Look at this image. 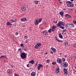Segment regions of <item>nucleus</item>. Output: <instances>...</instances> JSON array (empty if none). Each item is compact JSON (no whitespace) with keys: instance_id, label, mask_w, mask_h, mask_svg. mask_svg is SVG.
Segmentation results:
<instances>
[{"instance_id":"obj_58","label":"nucleus","mask_w":76,"mask_h":76,"mask_svg":"<svg viewBox=\"0 0 76 76\" xmlns=\"http://www.w3.org/2000/svg\"><path fill=\"white\" fill-rule=\"evenodd\" d=\"M45 54H47V53H45Z\"/></svg>"},{"instance_id":"obj_35","label":"nucleus","mask_w":76,"mask_h":76,"mask_svg":"<svg viewBox=\"0 0 76 76\" xmlns=\"http://www.w3.org/2000/svg\"><path fill=\"white\" fill-rule=\"evenodd\" d=\"M73 47H74L76 48V43L74 44L73 45Z\"/></svg>"},{"instance_id":"obj_47","label":"nucleus","mask_w":76,"mask_h":76,"mask_svg":"<svg viewBox=\"0 0 76 76\" xmlns=\"http://www.w3.org/2000/svg\"><path fill=\"white\" fill-rule=\"evenodd\" d=\"M25 42L26 43H27V42H28V40H26L25 41Z\"/></svg>"},{"instance_id":"obj_13","label":"nucleus","mask_w":76,"mask_h":76,"mask_svg":"<svg viewBox=\"0 0 76 76\" xmlns=\"http://www.w3.org/2000/svg\"><path fill=\"white\" fill-rule=\"evenodd\" d=\"M7 26H10V25H12V24L10 23V22L8 21L6 23Z\"/></svg>"},{"instance_id":"obj_7","label":"nucleus","mask_w":76,"mask_h":76,"mask_svg":"<svg viewBox=\"0 0 76 76\" xmlns=\"http://www.w3.org/2000/svg\"><path fill=\"white\" fill-rule=\"evenodd\" d=\"M72 3L70 1H67L66 4L68 7H70V4H72Z\"/></svg>"},{"instance_id":"obj_34","label":"nucleus","mask_w":76,"mask_h":76,"mask_svg":"<svg viewBox=\"0 0 76 76\" xmlns=\"http://www.w3.org/2000/svg\"><path fill=\"white\" fill-rule=\"evenodd\" d=\"M46 62L47 63H48L50 62V60L49 59H48L47 60H46Z\"/></svg>"},{"instance_id":"obj_32","label":"nucleus","mask_w":76,"mask_h":76,"mask_svg":"<svg viewBox=\"0 0 76 76\" xmlns=\"http://www.w3.org/2000/svg\"><path fill=\"white\" fill-rule=\"evenodd\" d=\"M70 5V7H73L74 6L73 4H71Z\"/></svg>"},{"instance_id":"obj_28","label":"nucleus","mask_w":76,"mask_h":76,"mask_svg":"<svg viewBox=\"0 0 76 76\" xmlns=\"http://www.w3.org/2000/svg\"><path fill=\"white\" fill-rule=\"evenodd\" d=\"M42 18H40L39 19V20H38V21H39V23L41 22V21H42Z\"/></svg>"},{"instance_id":"obj_46","label":"nucleus","mask_w":76,"mask_h":76,"mask_svg":"<svg viewBox=\"0 0 76 76\" xmlns=\"http://www.w3.org/2000/svg\"><path fill=\"white\" fill-rule=\"evenodd\" d=\"M16 35H18V32H16L15 33Z\"/></svg>"},{"instance_id":"obj_53","label":"nucleus","mask_w":76,"mask_h":76,"mask_svg":"<svg viewBox=\"0 0 76 76\" xmlns=\"http://www.w3.org/2000/svg\"><path fill=\"white\" fill-rule=\"evenodd\" d=\"M44 23L45 25H47V23L45 22Z\"/></svg>"},{"instance_id":"obj_43","label":"nucleus","mask_w":76,"mask_h":76,"mask_svg":"<svg viewBox=\"0 0 76 76\" xmlns=\"http://www.w3.org/2000/svg\"><path fill=\"white\" fill-rule=\"evenodd\" d=\"M66 29L63 30L64 32H66Z\"/></svg>"},{"instance_id":"obj_1","label":"nucleus","mask_w":76,"mask_h":76,"mask_svg":"<svg viewBox=\"0 0 76 76\" xmlns=\"http://www.w3.org/2000/svg\"><path fill=\"white\" fill-rule=\"evenodd\" d=\"M42 45L41 43V42H38L37 43V44L35 45V46H34V48L36 49H39V47L41 45Z\"/></svg>"},{"instance_id":"obj_11","label":"nucleus","mask_w":76,"mask_h":76,"mask_svg":"<svg viewBox=\"0 0 76 76\" xmlns=\"http://www.w3.org/2000/svg\"><path fill=\"white\" fill-rule=\"evenodd\" d=\"M47 33H48V31H47L46 30H45L44 31H43L42 34H43V35H46Z\"/></svg>"},{"instance_id":"obj_50","label":"nucleus","mask_w":76,"mask_h":76,"mask_svg":"<svg viewBox=\"0 0 76 76\" xmlns=\"http://www.w3.org/2000/svg\"><path fill=\"white\" fill-rule=\"evenodd\" d=\"M41 29H44V28L43 27H42L41 28Z\"/></svg>"},{"instance_id":"obj_36","label":"nucleus","mask_w":76,"mask_h":76,"mask_svg":"<svg viewBox=\"0 0 76 76\" xmlns=\"http://www.w3.org/2000/svg\"><path fill=\"white\" fill-rule=\"evenodd\" d=\"M14 76H19V75H18L17 74H14Z\"/></svg>"},{"instance_id":"obj_60","label":"nucleus","mask_w":76,"mask_h":76,"mask_svg":"<svg viewBox=\"0 0 76 76\" xmlns=\"http://www.w3.org/2000/svg\"><path fill=\"white\" fill-rule=\"evenodd\" d=\"M72 10V9H71V10Z\"/></svg>"},{"instance_id":"obj_56","label":"nucleus","mask_w":76,"mask_h":76,"mask_svg":"<svg viewBox=\"0 0 76 76\" xmlns=\"http://www.w3.org/2000/svg\"><path fill=\"white\" fill-rule=\"evenodd\" d=\"M26 37H27V36H24V38H26Z\"/></svg>"},{"instance_id":"obj_14","label":"nucleus","mask_w":76,"mask_h":76,"mask_svg":"<svg viewBox=\"0 0 76 76\" xmlns=\"http://www.w3.org/2000/svg\"><path fill=\"white\" fill-rule=\"evenodd\" d=\"M23 50H24V51H25L28 50V48L25 46H24L23 47Z\"/></svg>"},{"instance_id":"obj_20","label":"nucleus","mask_w":76,"mask_h":76,"mask_svg":"<svg viewBox=\"0 0 76 76\" xmlns=\"http://www.w3.org/2000/svg\"><path fill=\"white\" fill-rule=\"evenodd\" d=\"M65 16L67 17V18H70V17H71V15L68 14H66Z\"/></svg>"},{"instance_id":"obj_37","label":"nucleus","mask_w":76,"mask_h":76,"mask_svg":"<svg viewBox=\"0 0 76 76\" xmlns=\"http://www.w3.org/2000/svg\"><path fill=\"white\" fill-rule=\"evenodd\" d=\"M40 68H41L40 67H39V66H38L37 69L39 70V69H40Z\"/></svg>"},{"instance_id":"obj_15","label":"nucleus","mask_w":76,"mask_h":76,"mask_svg":"<svg viewBox=\"0 0 76 76\" xmlns=\"http://www.w3.org/2000/svg\"><path fill=\"white\" fill-rule=\"evenodd\" d=\"M64 72L65 73H66V74H67V72H68L67 71V69L66 68H65L64 69Z\"/></svg>"},{"instance_id":"obj_27","label":"nucleus","mask_w":76,"mask_h":76,"mask_svg":"<svg viewBox=\"0 0 76 76\" xmlns=\"http://www.w3.org/2000/svg\"><path fill=\"white\" fill-rule=\"evenodd\" d=\"M52 31V29H51V28H50L48 30V32L49 33H51V31Z\"/></svg>"},{"instance_id":"obj_61","label":"nucleus","mask_w":76,"mask_h":76,"mask_svg":"<svg viewBox=\"0 0 76 76\" xmlns=\"http://www.w3.org/2000/svg\"><path fill=\"white\" fill-rule=\"evenodd\" d=\"M59 1H61V0H58Z\"/></svg>"},{"instance_id":"obj_49","label":"nucleus","mask_w":76,"mask_h":76,"mask_svg":"<svg viewBox=\"0 0 76 76\" xmlns=\"http://www.w3.org/2000/svg\"><path fill=\"white\" fill-rule=\"evenodd\" d=\"M55 23H57V21H55Z\"/></svg>"},{"instance_id":"obj_54","label":"nucleus","mask_w":76,"mask_h":76,"mask_svg":"<svg viewBox=\"0 0 76 76\" xmlns=\"http://www.w3.org/2000/svg\"><path fill=\"white\" fill-rule=\"evenodd\" d=\"M62 2L61 1H59V3H60V4H61Z\"/></svg>"},{"instance_id":"obj_12","label":"nucleus","mask_w":76,"mask_h":76,"mask_svg":"<svg viewBox=\"0 0 76 76\" xmlns=\"http://www.w3.org/2000/svg\"><path fill=\"white\" fill-rule=\"evenodd\" d=\"M57 61L59 63H61V59L59 58L57 59Z\"/></svg>"},{"instance_id":"obj_24","label":"nucleus","mask_w":76,"mask_h":76,"mask_svg":"<svg viewBox=\"0 0 76 76\" xmlns=\"http://www.w3.org/2000/svg\"><path fill=\"white\" fill-rule=\"evenodd\" d=\"M7 72L8 73V74H11V73H12V71H11V70L8 69L7 71Z\"/></svg>"},{"instance_id":"obj_3","label":"nucleus","mask_w":76,"mask_h":76,"mask_svg":"<svg viewBox=\"0 0 76 76\" xmlns=\"http://www.w3.org/2000/svg\"><path fill=\"white\" fill-rule=\"evenodd\" d=\"M56 26H64V22H63L62 21H60L59 22L58 24L56 25Z\"/></svg>"},{"instance_id":"obj_18","label":"nucleus","mask_w":76,"mask_h":76,"mask_svg":"<svg viewBox=\"0 0 76 76\" xmlns=\"http://www.w3.org/2000/svg\"><path fill=\"white\" fill-rule=\"evenodd\" d=\"M56 72L57 73H59V72H60V71L59 70V68L58 67H57L56 68Z\"/></svg>"},{"instance_id":"obj_62","label":"nucleus","mask_w":76,"mask_h":76,"mask_svg":"<svg viewBox=\"0 0 76 76\" xmlns=\"http://www.w3.org/2000/svg\"><path fill=\"white\" fill-rule=\"evenodd\" d=\"M75 69H76V66L75 67Z\"/></svg>"},{"instance_id":"obj_21","label":"nucleus","mask_w":76,"mask_h":76,"mask_svg":"<svg viewBox=\"0 0 76 76\" xmlns=\"http://www.w3.org/2000/svg\"><path fill=\"white\" fill-rule=\"evenodd\" d=\"M52 50H53V52H54V53H56V49L55 48H53Z\"/></svg>"},{"instance_id":"obj_5","label":"nucleus","mask_w":76,"mask_h":76,"mask_svg":"<svg viewBox=\"0 0 76 76\" xmlns=\"http://www.w3.org/2000/svg\"><path fill=\"white\" fill-rule=\"evenodd\" d=\"M66 26L68 27H69V28H73L75 27V25L73 24H66Z\"/></svg>"},{"instance_id":"obj_22","label":"nucleus","mask_w":76,"mask_h":76,"mask_svg":"<svg viewBox=\"0 0 76 76\" xmlns=\"http://www.w3.org/2000/svg\"><path fill=\"white\" fill-rule=\"evenodd\" d=\"M29 63H31L32 64H34V60H32L31 61H29Z\"/></svg>"},{"instance_id":"obj_9","label":"nucleus","mask_w":76,"mask_h":76,"mask_svg":"<svg viewBox=\"0 0 76 76\" xmlns=\"http://www.w3.org/2000/svg\"><path fill=\"white\" fill-rule=\"evenodd\" d=\"M39 23V21H38V19H37L34 22L35 25H37Z\"/></svg>"},{"instance_id":"obj_44","label":"nucleus","mask_w":76,"mask_h":76,"mask_svg":"<svg viewBox=\"0 0 76 76\" xmlns=\"http://www.w3.org/2000/svg\"><path fill=\"white\" fill-rule=\"evenodd\" d=\"M27 67H29V64H28L27 65Z\"/></svg>"},{"instance_id":"obj_42","label":"nucleus","mask_w":76,"mask_h":76,"mask_svg":"<svg viewBox=\"0 0 76 76\" xmlns=\"http://www.w3.org/2000/svg\"><path fill=\"white\" fill-rule=\"evenodd\" d=\"M50 53L51 54H53V52L51 50L50 51Z\"/></svg>"},{"instance_id":"obj_19","label":"nucleus","mask_w":76,"mask_h":76,"mask_svg":"<svg viewBox=\"0 0 76 76\" xmlns=\"http://www.w3.org/2000/svg\"><path fill=\"white\" fill-rule=\"evenodd\" d=\"M59 14H60L61 16H63V15H64V12L63 11H61L60 12Z\"/></svg>"},{"instance_id":"obj_45","label":"nucleus","mask_w":76,"mask_h":76,"mask_svg":"<svg viewBox=\"0 0 76 76\" xmlns=\"http://www.w3.org/2000/svg\"><path fill=\"white\" fill-rule=\"evenodd\" d=\"M52 32H54V29L52 28Z\"/></svg>"},{"instance_id":"obj_64","label":"nucleus","mask_w":76,"mask_h":76,"mask_svg":"<svg viewBox=\"0 0 76 76\" xmlns=\"http://www.w3.org/2000/svg\"><path fill=\"white\" fill-rule=\"evenodd\" d=\"M75 72H76V70H75Z\"/></svg>"},{"instance_id":"obj_48","label":"nucleus","mask_w":76,"mask_h":76,"mask_svg":"<svg viewBox=\"0 0 76 76\" xmlns=\"http://www.w3.org/2000/svg\"><path fill=\"white\" fill-rule=\"evenodd\" d=\"M5 58H6V59H7V57H6V56H5Z\"/></svg>"},{"instance_id":"obj_51","label":"nucleus","mask_w":76,"mask_h":76,"mask_svg":"<svg viewBox=\"0 0 76 76\" xmlns=\"http://www.w3.org/2000/svg\"><path fill=\"white\" fill-rule=\"evenodd\" d=\"M37 63H36L35 64V66H37Z\"/></svg>"},{"instance_id":"obj_38","label":"nucleus","mask_w":76,"mask_h":76,"mask_svg":"<svg viewBox=\"0 0 76 76\" xmlns=\"http://www.w3.org/2000/svg\"><path fill=\"white\" fill-rule=\"evenodd\" d=\"M73 22L74 24H76V21H73Z\"/></svg>"},{"instance_id":"obj_10","label":"nucleus","mask_w":76,"mask_h":76,"mask_svg":"<svg viewBox=\"0 0 76 76\" xmlns=\"http://www.w3.org/2000/svg\"><path fill=\"white\" fill-rule=\"evenodd\" d=\"M21 21H23L25 22V21H27V18H24L21 19Z\"/></svg>"},{"instance_id":"obj_25","label":"nucleus","mask_w":76,"mask_h":76,"mask_svg":"<svg viewBox=\"0 0 76 76\" xmlns=\"http://www.w3.org/2000/svg\"><path fill=\"white\" fill-rule=\"evenodd\" d=\"M64 45H65V46H67V45H68V42L67 41H66L64 42Z\"/></svg>"},{"instance_id":"obj_39","label":"nucleus","mask_w":76,"mask_h":76,"mask_svg":"<svg viewBox=\"0 0 76 76\" xmlns=\"http://www.w3.org/2000/svg\"><path fill=\"white\" fill-rule=\"evenodd\" d=\"M20 46H21V47H23V44L22 43L21 44H20Z\"/></svg>"},{"instance_id":"obj_31","label":"nucleus","mask_w":76,"mask_h":76,"mask_svg":"<svg viewBox=\"0 0 76 76\" xmlns=\"http://www.w3.org/2000/svg\"><path fill=\"white\" fill-rule=\"evenodd\" d=\"M55 28H56V26H55L52 27V29H55Z\"/></svg>"},{"instance_id":"obj_40","label":"nucleus","mask_w":76,"mask_h":76,"mask_svg":"<svg viewBox=\"0 0 76 76\" xmlns=\"http://www.w3.org/2000/svg\"><path fill=\"white\" fill-rule=\"evenodd\" d=\"M53 64V65H54L55 64H56V63L55 62H53V63H52Z\"/></svg>"},{"instance_id":"obj_4","label":"nucleus","mask_w":76,"mask_h":76,"mask_svg":"<svg viewBox=\"0 0 76 76\" xmlns=\"http://www.w3.org/2000/svg\"><path fill=\"white\" fill-rule=\"evenodd\" d=\"M62 66L63 67H66L68 66V63L67 62H64L63 63Z\"/></svg>"},{"instance_id":"obj_6","label":"nucleus","mask_w":76,"mask_h":76,"mask_svg":"<svg viewBox=\"0 0 76 76\" xmlns=\"http://www.w3.org/2000/svg\"><path fill=\"white\" fill-rule=\"evenodd\" d=\"M26 9V7H23L21 8V10L22 12H25V11H28V10Z\"/></svg>"},{"instance_id":"obj_16","label":"nucleus","mask_w":76,"mask_h":76,"mask_svg":"<svg viewBox=\"0 0 76 76\" xmlns=\"http://www.w3.org/2000/svg\"><path fill=\"white\" fill-rule=\"evenodd\" d=\"M36 75V73L35 72H32L31 73V76H35Z\"/></svg>"},{"instance_id":"obj_55","label":"nucleus","mask_w":76,"mask_h":76,"mask_svg":"<svg viewBox=\"0 0 76 76\" xmlns=\"http://www.w3.org/2000/svg\"><path fill=\"white\" fill-rule=\"evenodd\" d=\"M56 37V40H57L58 39L56 37Z\"/></svg>"},{"instance_id":"obj_41","label":"nucleus","mask_w":76,"mask_h":76,"mask_svg":"<svg viewBox=\"0 0 76 76\" xmlns=\"http://www.w3.org/2000/svg\"><path fill=\"white\" fill-rule=\"evenodd\" d=\"M56 40H57V41L58 42H60V40H58V39Z\"/></svg>"},{"instance_id":"obj_23","label":"nucleus","mask_w":76,"mask_h":76,"mask_svg":"<svg viewBox=\"0 0 76 76\" xmlns=\"http://www.w3.org/2000/svg\"><path fill=\"white\" fill-rule=\"evenodd\" d=\"M59 37L60 38H61V39H63V36L61 34H60L59 35Z\"/></svg>"},{"instance_id":"obj_17","label":"nucleus","mask_w":76,"mask_h":76,"mask_svg":"<svg viewBox=\"0 0 76 76\" xmlns=\"http://www.w3.org/2000/svg\"><path fill=\"white\" fill-rule=\"evenodd\" d=\"M57 27H58V28H61L62 29H64V27H63V26H57Z\"/></svg>"},{"instance_id":"obj_26","label":"nucleus","mask_w":76,"mask_h":76,"mask_svg":"<svg viewBox=\"0 0 76 76\" xmlns=\"http://www.w3.org/2000/svg\"><path fill=\"white\" fill-rule=\"evenodd\" d=\"M5 58V56L2 55L0 57V58Z\"/></svg>"},{"instance_id":"obj_52","label":"nucleus","mask_w":76,"mask_h":76,"mask_svg":"<svg viewBox=\"0 0 76 76\" xmlns=\"http://www.w3.org/2000/svg\"><path fill=\"white\" fill-rule=\"evenodd\" d=\"M20 50H21L20 48H19L18 49V51H20Z\"/></svg>"},{"instance_id":"obj_57","label":"nucleus","mask_w":76,"mask_h":76,"mask_svg":"<svg viewBox=\"0 0 76 76\" xmlns=\"http://www.w3.org/2000/svg\"><path fill=\"white\" fill-rule=\"evenodd\" d=\"M65 57H66L67 56H66L65 55Z\"/></svg>"},{"instance_id":"obj_33","label":"nucleus","mask_w":76,"mask_h":76,"mask_svg":"<svg viewBox=\"0 0 76 76\" xmlns=\"http://www.w3.org/2000/svg\"><path fill=\"white\" fill-rule=\"evenodd\" d=\"M62 61H64V62L66 61V60H65V59L63 58L62 59Z\"/></svg>"},{"instance_id":"obj_29","label":"nucleus","mask_w":76,"mask_h":76,"mask_svg":"<svg viewBox=\"0 0 76 76\" xmlns=\"http://www.w3.org/2000/svg\"><path fill=\"white\" fill-rule=\"evenodd\" d=\"M35 3L36 4H38V1H35Z\"/></svg>"},{"instance_id":"obj_30","label":"nucleus","mask_w":76,"mask_h":76,"mask_svg":"<svg viewBox=\"0 0 76 76\" xmlns=\"http://www.w3.org/2000/svg\"><path fill=\"white\" fill-rule=\"evenodd\" d=\"M39 66L40 67H43V65H42L41 64H39V65L38 66Z\"/></svg>"},{"instance_id":"obj_59","label":"nucleus","mask_w":76,"mask_h":76,"mask_svg":"<svg viewBox=\"0 0 76 76\" xmlns=\"http://www.w3.org/2000/svg\"><path fill=\"white\" fill-rule=\"evenodd\" d=\"M60 42H62L61 41H60Z\"/></svg>"},{"instance_id":"obj_8","label":"nucleus","mask_w":76,"mask_h":76,"mask_svg":"<svg viewBox=\"0 0 76 76\" xmlns=\"http://www.w3.org/2000/svg\"><path fill=\"white\" fill-rule=\"evenodd\" d=\"M16 20V18H15L10 20L9 22L11 23H13V22H15Z\"/></svg>"},{"instance_id":"obj_2","label":"nucleus","mask_w":76,"mask_h":76,"mask_svg":"<svg viewBox=\"0 0 76 76\" xmlns=\"http://www.w3.org/2000/svg\"><path fill=\"white\" fill-rule=\"evenodd\" d=\"M21 57L22 58H25L26 57V55L25 52L22 53L20 55Z\"/></svg>"},{"instance_id":"obj_63","label":"nucleus","mask_w":76,"mask_h":76,"mask_svg":"<svg viewBox=\"0 0 76 76\" xmlns=\"http://www.w3.org/2000/svg\"><path fill=\"white\" fill-rule=\"evenodd\" d=\"M50 49L51 50V49H52V48H51Z\"/></svg>"}]
</instances>
